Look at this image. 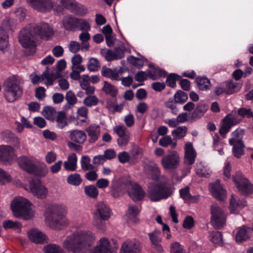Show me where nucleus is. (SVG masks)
Instances as JSON below:
<instances>
[{"instance_id":"864d4df0","label":"nucleus","mask_w":253,"mask_h":253,"mask_svg":"<svg viewBox=\"0 0 253 253\" xmlns=\"http://www.w3.org/2000/svg\"><path fill=\"white\" fill-rule=\"evenodd\" d=\"M16 24V20L10 17H6L2 23L3 27L7 30H12Z\"/></svg>"},{"instance_id":"6ab92c4d","label":"nucleus","mask_w":253,"mask_h":253,"mask_svg":"<svg viewBox=\"0 0 253 253\" xmlns=\"http://www.w3.org/2000/svg\"><path fill=\"white\" fill-rule=\"evenodd\" d=\"M142 247L138 240L126 241L122 246L120 253H140Z\"/></svg>"},{"instance_id":"5fc2aeb1","label":"nucleus","mask_w":253,"mask_h":253,"mask_svg":"<svg viewBox=\"0 0 253 253\" xmlns=\"http://www.w3.org/2000/svg\"><path fill=\"white\" fill-rule=\"evenodd\" d=\"M45 253H64L63 250L58 245L50 244L44 248Z\"/></svg>"},{"instance_id":"aec40b11","label":"nucleus","mask_w":253,"mask_h":253,"mask_svg":"<svg viewBox=\"0 0 253 253\" xmlns=\"http://www.w3.org/2000/svg\"><path fill=\"white\" fill-rule=\"evenodd\" d=\"M197 156V153L194 149L192 143L187 142L184 147V163L185 165L190 166L193 165Z\"/></svg>"},{"instance_id":"412c9836","label":"nucleus","mask_w":253,"mask_h":253,"mask_svg":"<svg viewBox=\"0 0 253 253\" xmlns=\"http://www.w3.org/2000/svg\"><path fill=\"white\" fill-rule=\"evenodd\" d=\"M211 192L212 195L219 200H224L226 197V191L223 187L219 180L210 184Z\"/></svg>"},{"instance_id":"f03ea898","label":"nucleus","mask_w":253,"mask_h":253,"mask_svg":"<svg viewBox=\"0 0 253 253\" xmlns=\"http://www.w3.org/2000/svg\"><path fill=\"white\" fill-rule=\"evenodd\" d=\"M18 163L19 167L29 174L44 177L48 172L47 165L44 162L36 159H32L23 156L19 157Z\"/></svg>"},{"instance_id":"680f3d73","label":"nucleus","mask_w":253,"mask_h":253,"mask_svg":"<svg viewBox=\"0 0 253 253\" xmlns=\"http://www.w3.org/2000/svg\"><path fill=\"white\" fill-rule=\"evenodd\" d=\"M2 225L5 229L20 228L21 224L18 221H13L11 220H6L3 221Z\"/></svg>"},{"instance_id":"0eeeda50","label":"nucleus","mask_w":253,"mask_h":253,"mask_svg":"<svg viewBox=\"0 0 253 253\" xmlns=\"http://www.w3.org/2000/svg\"><path fill=\"white\" fill-rule=\"evenodd\" d=\"M171 194V189L164 183H150L148 186V195L152 201H158L167 198Z\"/></svg>"},{"instance_id":"37998d69","label":"nucleus","mask_w":253,"mask_h":253,"mask_svg":"<svg viewBox=\"0 0 253 253\" xmlns=\"http://www.w3.org/2000/svg\"><path fill=\"white\" fill-rule=\"evenodd\" d=\"M90 158L88 156H83L81 160V166L84 171L93 169L94 166L90 164Z\"/></svg>"},{"instance_id":"49530a36","label":"nucleus","mask_w":253,"mask_h":253,"mask_svg":"<svg viewBox=\"0 0 253 253\" xmlns=\"http://www.w3.org/2000/svg\"><path fill=\"white\" fill-rule=\"evenodd\" d=\"M87 69L90 72L98 71L100 68L99 61L95 58H91L89 59L87 64Z\"/></svg>"},{"instance_id":"de8ad7c7","label":"nucleus","mask_w":253,"mask_h":253,"mask_svg":"<svg viewBox=\"0 0 253 253\" xmlns=\"http://www.w3.org/2000/svg\"><path fill=\"white\" fill-rule=\"evenodd\" d=\"M159 143L160 145L165 147L170 144L172 148H174L176 146V142H173L171 136L169 135L161 138L159 141Z\"/></svg>"},{"instance_id":"9b49d317","label":"nucleus","mask_w":253,"mask_h":253,"mask_svg":"<svg viewBox=\"0 0 253 253\" xmlns=\"http://www.w3.org/2000/svg\"><path fill=\"white\" fill-rule=\"evenodd\" d=\"M180 162L179 154L175 151H170L165 155L161 160V165L166 170H172L177 169Z\"/></svg>"},{"instance_id":"20e7f679","label":"nucleus","mask_w":253,"mask_h":253,"mask_svg":"<svg viewBox=\"0 0 253 253\" xmlns=\"http://www.w3.org/2000/svg\"><path fill=\"white\" fill-rule=\"evenodd\" d=\"M49 214L47 217L48 224L51 228L60 229L66 225L69 220L66 217L67 208L63 205H54L49 208Z\"/></svg>"},{"instance_id":"9d476101","label":"nucleus","mask_w":253,"mask_h":253,"mask_svg":"<svg viewBox=\"0 0 253 253\" xmlns=\"http://www.w3.org/2000/svg\"><path fill=\"white\" fill-rule=\"evenodd\" d=\"M25 189L40 199H45L48 193L47 188L39 179L31 180L29 183V188Z\"/></svg>"},{"instance_id":"5701e85b","label":"nucleus","mask_w":253,"mask_h":253,"mask_svg":"<svg viewBox=\"0 0 253 253\" xmlns=\"http://www.w3.org/2000/svg\"><path fill=\"white\" fill-rule=\"evenodd\" d=\"M93 215L99 216L103 219H108L111 215V210L109 207L103 202H98L95 207Z\"/></svg>"},{"instance_id":"ea45409f","label":"nucleus","mask_w":253,"mask_h":253,"mask_svg":"<svg viewBox=\"0 0 253 253\" xmlns=\"http://www.w3.org/2000/svg\"><path fill=\"white\" fill-rule=\"evenodd\" d=\"M246 205V201L244 200L238 201L237 202L236 199L234 198V196L233 195L231 196L229 207L231 212H236L238 211V208L240 207H245Z\"/></svg>"},{"instance_id":"69168bd1","label":"nucleus","mask_w":253,"mask_h":253,"mask_svg":"<svg viewBox=\"0 0 253 253\" xmlns=\"http://www.w3.org/2000/svg\"><path fill=\"white\" fill-rule=\"evenodd\" d=\"M68 47L70 52L73 53H76L80 49L82 50V46L79 42L72 41L70 42Z\"/></svg>"},{"instance_id":"393cba45","label":"nucleus","mask_w":253,"mask_h":253,"mask_svg":"<svg viewBox=\"0 0 253 253\" xmlns=\"http://www.w3.org/2000/svg\"><path fill=\"white\" fill-rule=\"evenodd\" d=\"M29 239L36 244H42L46 240V236L37 229H32L28 233Z\"/></svg>"},{"instance_id":"e433bc0d","label":"nucleus","mask_w":253,"mask_h":253,"mask_svg":"<svg viewBox=\"0 0 253 253\" xmlns=\"http://www.w3.org/2000/svg\"><path fill=\"white\" fill-rule=\"evenodd\" d=\"M79 39L81 41L80 43L82 46V51H87L89 48L88 41L90 39V35L88 32H82L79 35Z\"/></svg>"},{"instance_id":"bb28decb","label":"nucleus","mask_w":253,"mask_h":253,"mask_svg":"<svg viewBox=\"0 0 253 253\" xmlns=\"http://www.w3.org/2000/svg\"><path fill=\"white\" fill-rule=\"evenodd\" d=\"M78 158L75 153H72L68 155L67 160L63 163L65 170L69 171H75L77 168Z\"/></svg>"},{"instance_id":"c03bdc74","label":"nucleus","mask_w":253,"mask_h":253,"mask_svg":"<svg viewBox=\"0 0 253 253\" xmlns=\"http://www.w3.org/2000/svg\"><path fill=\"white\" fill-rule=\"evenodd\" d=\"M56 110L51 107L47 106L42 111V115L47 120L54 121L56 115Z\"/></svg>"},{"instance_id":"6e6552de","label":"nucleus","mask_w":253,"mask_h":253,"mask_svg":"<svg viewBox=\"0 0 253 253\" xmlns=\"http://www.w3.org/2000/svg\"><path fill=\"white\" fill-rule=\"evenodd\" d=\"M37 35L35 34L34 31L32 30V26L26 27L21 30L19 32V42L21 45L26 48L32 49L35 52V48L36 46L35 39Z\"/></svg>"},{"instance_id":"a211bd4d","label":"nucleus","mask_w":253,"mask_h":253,"mask_svg":"<svg viewBox=\"0 0 253 253\" xmlns=\"http://www.w3.org/2000/svg\"><path fill=\"white\" fill-rule=\"evenodd\" d=\"M56 79L52 73L49 74V68L46 67V70L42 73L41 76L35 75L31 76V82L34 84H37L40 82L46 80L44 84L47 85H51L53 84L54 81Z\"/></svg>"},{"instance_id":"423d86ee","label":"nucleus","mask_w":253,"mask_h":253,"mask_svg":"<svg viewBox=\"0 0 253 253\" xmlns=\"http://www.w3.org/2000/svg\"><path fill=\"white\" fill-rule=\"evenodd\" d=\"M120 185L126 190L129 198L134 202L141 200L145 196V192L141 186L128 177H122L120 179Z\"/></svg>"},{"instance_id":"473e14b6","label":"nucleus","mask_w":253,"mask_h":253,"mask_svg":"<svg viewBox=\"0 0 253 253\" xmlns=\"http://www.w3.org/2000/svg\"><path fill=\"white\" fill-rule=\"evenodd\" d=\"M225 88V93L227 94H231L238 91L240 88V85L232 81H229L224 82L223 84Z\"/></svg>"},{"instance_id":"a18cd8bd","label":"nucleus","mask_w":253,"mask_h":253,"mask_svg":"<svg viewBox=\"0 0 253 253\" xmlns=\"http://www.w3.org/2000/svg\"><path fill=\"white\" fill-rule=\"evenodd\" d=\"M103 90L106 93L110 95L113 97H116L118 93L117 88L107 82H104Z\"/></svg>"},{"instance_id":"f257e3e1","label":"nucleus","mask_w":253,"mask_h":253,"mask_svg":"<svg viewBox=\"0 0 253 253\" xmlns=\"http://www.w3.org/2000/svg\"><path fill=\"white\" fill-rule=\"evenodd\" d=\"M95 240L93 234L89 231H79L67 237L63 248L70 253H85Z\"/></svg>"},{"instance_id":"79ce46f5","label":"nucleus","mask_w":253,"mask_h":253,"mask_svg":"<svg viewBox=\"0 0 253 253\" xmlns=\"http://www.w3.org/2000/svg\"><path fill=\"white\" fill-rule=\"evenodd\" d=\"M67 182L71 185L79 186L81 184L82 179L80 174L75 173L68 175Z\"/></svg>"},{"instance_id":"58836bf2","label":"nucleus","mask_w":253,"mask_h":253,"mask_svg":"<svg viewBox=\"0 0 253 253\" xmlns=\"http://www.w3.org/2000/svg\"><path fill=\"white\" fill-rule=\"evenodd\" d=\"M208 109V106L205 104H199L192 114V118L194 119L200 118L204 115Z\"/></svg>"},{"instance_id":"39448f33","label":"nucleus","mask_w":253,"mask_h":253,"mask_svg":"<svg viewBox=\"0 0 253 253\" xmlns=\"http://www.w3.org/2000/svg\"><path fill=\"white\" fill-rule=\"evenodd\" d=\"M31 205V203L27 199L18 197L11 202V209L15 217L28 220L34 216Z\"/></svg>"},{"instance_id":"7ed1b4c3","label":"nucleus","mask_w":253,"mask_h":253,"mask_svg":"<svg viewBox=\"0 0 253 253\" xmlns=\"http://www.w3.org/2000/svg\"><path fill=\"white\" fill-rule=\"evenodd\" d=\"M23 83L22 79L17 76L10 77L4 81V97L7 102H13L22 96L23 91L21 84Z\"/></svg>"},{"instance_id":"ddd939ff","label":"nucleus","mask_w":253,"mask_h":253,"mask_svg":"<svg viewBox=\"0 0 253 253\" xmlns=\"http://www.w3.org/2000/svg\"><path fill=\"white\" fill-rule=\"evenodd\" d=\"M27 4L34 10L45 13L49 12L53 7L52 0H26Z\"/></svg>"},{"instance_id":"603ef678","label":"nucleus","mask_w":253,"mask_h":253,"mask_svg":"<svg viewBox=\"0 0 253 253\" xmlns=\"http://www.w3.org/2000/svg\"><path fill=\"white\" fill-rule=\"evenodd\" d=\"M180 76L174 73L170 74L167 76L166 83L168 85L171 87H175L176 86V81L180 80Z\"/></svg>"},{"instance_id":"bf43d9fd","label":"nucleus","mask_w":253,"mask_h":253,"mask_svg":"<svg viewBox=\"0 0 253 253\" xmlns=\"http://www.w3.org/2000/svg\"><path fill=\"white\" fill-rule=\"evenodd\" d=\"M210 240L215 244H221L222 243V235L220 232L215 231L211 233Z\"/></svg>"},{"instance_id":"7c9ffc66","label":"nucleus","mask_w":253,"mask_h":253,"mask_svg":"<svg viewBox=\"0 0 253 253\" xmlns=\"http://www.w3.org/2000/svg\"><path fill=\"white\" fill-rule=\"evenodd\" d=\"M13 149L9 146H0V161H8L12 157Z\"/></svg>"},{"instance_id":"dca6fc26","label":"nucleus","mask_w":253,"mask_h":253,"mask_svg":"<svg viewBox=\"0 0 253 253\" xmlns=\"http://www.w3.org/2000/svg\"><path fill=\"white\" fill-rule=\"evenodd\" d=\"M31 26L35 34L42 38H48L54 34L52 28L46 23H41Z\"/></svg>"},{"instance_id":"f704fd0d","label":"nucleus","mask_w":253,"mask_h":253,"mask_svg":"<svg viewBox=\"0 0 253 253\" xmlns=\"http://www.w3.org/2000/svg\"><path fill=\"white\" fill-rule=\"evenodd\" d=\"M196 82L198 88L201 90H208L211 87L210 80L206 77H197Z\"/></svg>"},{"instance_id":"c9c22d12","label":"nucleus","mask_w":253,"mask_h":253,"mask_svg":"<svg viewBox=\"0 0 253 253\" xmlns=\"http://www.w3.org/2000/svg\"><path fill=\"white\" fill-rule=\"evenodd\" d=\"M223 120L232 127L234 125L239 124L241 121V119L239 117L236 113L232 112L227 115Z\"/></svg>"},{"instance_id":"052dcab7","label":"nucleus","mask_w":253,"mask_h":253,"mask_svg":"<svg viewBox=\"0 0 253 253\" xmlns=\"http://www.w3.org/2000/svg\"><path fill=\"white\" fill-rule=\"evenodd\" d=\"M160 235L161 232L157 231H154L148 234L149 239L153 245L159 244L161 242Z\"/></svg>"},{"instance_id":"f8f14e48","label":"nucleus","mask_w":253,"mask_h":253,"mask_svg":"<svg viewBox=\"0 0 253 253\" xmlns=\"http://www.w3.org/2000/svg\"><path fill=\"white\" fill-rule=\"evenodd\" d=\"M233 180L239 191L243 195L249 194L253 192V186L243 174L237 172L233 176Z\"/></svg>"},{"instance_id":"09e8293b","label":"nucleus","mask_w":253,"mask_h":253,"mask_svg":"<svg viewBox=\"0 0 253 253\" xmlns=\"http://www.w3.org/2000/svg\"><path fill=\"white\" fill-rule=\"evenodd\" d=\"M174 98L177 103L183 104L187 100L188 95L186 92L178 90L174 95Z\"/></svg>"},{"instance_id":"0e129e2a","label":"nucleus","mask_w":253,"mask_h":253,"mask_svg":"<svg viewBox=\"0 0 253 253\" xmlns=\"http://www.w3.org/2000/svg\"><path fill=\"white\" fill-rule=\"evenodd\" d=\"M80 27V29L83 31H88L90 29V26L88 22L84 19L77 18V27Z\"/></svg>"},{"instance_id":"8fccbe9b","label":"nucleus","mask_w":253,"mask_h":253,"mask_svg":"<svg viewBox=\"0 0 253 253\" xmlns=\"http://www.w3.org/2000/svg\"><path fill=\"white\" fill-rule=\"evenodd\" d=\"M84 191L85 194L92 198H95L98 195V190L93 185L86 186L84 187Z\"/></svg>"},{"instance_id":"e2e57ef3","label":"nucleus","mask_w":253,"mask_h":253,"mask_svg":"<svg viewBox=\"0 0 253 253\" xmlns=\"http://www.w3.org/2000/svg\"><path fill=\"white\" fill-rule=\"evenodd\" d=\"M7 36L5 31L0 28V49L2 50L7 44Z\"/></svg>"},{"instance_id":"4468645a","label":"nucleus","mask_w":253,"mask_h":253,"mask_svg":"<svg viewBox=\"0 0 253 253\" xmlns=\"http://www.w3.org/2000/svg\"><path fill=\"white\" fill-rule=\"evenodd\" d=\"M113 130L118 136L117 141L119 146L125 147L130 140V134L126 128L124 126L118 125L115 126Z\"/></svg>"},{"instance_id":"2eb2a0df","label":"nucleus","mask_w":253,"mask_h":253,"mask_svg":"<svg viewBox=\"0 0 253 253\" xmlns=\"http://www.w3.org/2000/svg\"><path fill=\"white\" fill-rule=\"evenodd\" d=\"M61 4L72 12L79 15H84L87 12V9L75 0H60Z\"/></svg>"},{"instance_id":"b1692460","label":"nucleus","mask_w":253,"mask_h":253,"mask_svg":"<svg viewBox=\"0 0 253 253\" xmlns=\"http://www.w3.org/2000/svg\"><path fill=\"white\" fill-rule=\"evenodd\" d=\"M229 144L233 146L232 152L235 157L239 158L244 154V148L245 147L242 140L231 138L229 141Z\"/></svg>"},{"instance_id":"338daca9","label":"nucleus","mask_w":253,"mask_h":253,"mask_svg":"<svg viewBox=\"0 0 253 253\" xmlns=\"http://www.w3.org/2000/svg\"><path fill=\"white\" fill-rule=\"evenodd\" d=\"M98 102V98L94 95L86 97L84 100V103L88 107L96 105Z\"/></svg>"},{"instance_id":"4c0bfd02","label":"nucleus","mask_w":253,"mask_h":253,"mask_svg":"<svg viewBox=\"0 0 253 253\" xmlns=\"http://www.w3.org/2000/svg\"><path fill=\"white\" fill-rule=\"evenodd\" d=\"M166 75V72L159 68H154L151 70L148 71V77L153 80L165 77Z\"/></svg>"},{"instance_id":"72a5a7b5","label":"nucleus","mask_w":253,"mask_h":253,"mask_svg":"<svg viewBox=\"0 0 253 253\" xmlns=\"http://www.w3.org/2000/svg\"><path fill=\"white\" fill-rule=\"evenodd\" d=\"M101 74L103 76L109 78L112 80H119V74L116 69H112L103 66L101 70Z\"/></svg>"},{"instance_id":"6e6d98bb","label":"nucleus","mask_w":253,"mask_h":253,"mask_svg":"<svg viewBox=\"0 0 253 253\" xmlns=\"http://www.w3.org/2000/svg\"><path fill=\"white\" fill-rule=\"evenodd\" d=\"M196 172L201 176L207 177L210 174V171L207 167L203 165L202 163H200L197 165Z\"/></svg>"},{"instance_id":"f3484780","label":"nucleus","mask_w":253,"mask_h":253,"mask_svg":"<svg viewBox=\"0 0 253 253\" xmlns=\"http://www.w3.org/2000/svg\"><path fill=\"white\" fill-rule=\"evenodd\" d=\"M144 172L148 178L153 180H158L160 175V168L155 162L149 160L145 163Z\"/></svg>"},{"instance_id":"4d7b16f0","label":"nucleus","mask_w":253,"mask_h":253,"mask_svg":"<svg viewBox=\"0 0 253 253\" xmlns=\"http://www.w3.org/2000/svg\"><path fill=\"white\" fill-rule=\"evenodd\" d=\"M118 158L119 162L124 164L129 163L131 164V159L129 153L126 151H122L118 153Z\"/></svg>"},{"instance_id":"13d9d810","label":"nucleus","mask_w":253,"mask_h":253,"mask_svg":"<svg viewBox=\"0 0 253 253\" xmlns=\"http://www.w3.org/2000/svg\"><path fill=\"white\" fill-rule=\"evenodd\" d=\"M187 131V128L186 126H179L172 130V134L177 138L180 139L185 136Z\"/></svg>"},{"instance_id":"774afa93","label":"nucleus","mask_w":253,"mask_h":253,"mask_svg":"<svg viewBox=\"0 0 253 253\" xmlns=\"http://www.w3.org/2000/svg\"><path fill=\"white\" fill-rule=\"evenodd\" d=\"M65 99L67 100L68 103L71 105H74L77 102V99L74 93L69 90L67 92Z\"/></svg>"},{"instance_id":"2f4dec72","label":"nucleus","mask_w":253,"mask_h":253,"mask_svg":"<svg viewBox=\"0 0 253 253\" xmlns=\"http://www.w3.org/2000/svg\"><path fill=\"white\" fill-rule=\"evenodd\" d=\"M143 154V149L137 145H133L130 151L131 164H135L138 162Z\"/></svg>"},{"instance_id":"1a4fd4ad","label":"nucleus","mask_w":253,"mask_h":253,"mask_svg":"<svg viewBox=\"0 0 253 253\" xmlns=\"http://www.w3.org/2000/svg\"><path fill=\"white\" fill-rule=\"evenodd\" d=\"M211 222L214 228L220 229L226 223V213L218 205L213 204L211 206Z\"/></svg>"},{"instance_id":"a19ab883","label":"nucleus","mask_w":253,"mask_h":253,"mask_svg":"<svg viewBox=\"0 0 253 253\" xmlns=\"http://www.w3.org/2000/svg\"><path fill=\"white\" fill-rule=\"evenodd\" d=\"M55 120L57 123V127L59 128L62 129L68 125L66 113L64 111H59L58 113Z\"/></svg>"},{"instance_id":"a878e982","label":"nucleus","mask_w":253,"mask_h":253,"mask_svg":"<svg viewBox=\"0 0 253 253\" xmlns=\"http://www.w3.org/2000/svg\"><path fill=\"white\" fill-rule=\"evenodd\" d=\"M85 131L89 137L88 141L92 143L95 142L99 138L100 129L99 126L92 124L86 128Z\"/></svg>"},{"instance_id":"4be33fe9","label":"nucleus","mask_w":253,"mask_h":253,"mask_svg":"<svg viewBox=\"0 0 253 253\" xmlns=\"http://www.w3.org/2000/svg\"><path fill=\"white\" fill-rule=\"evenodd\" d=\"M140 211V209L136 205L128 204L125 215L128 222L137 223L139 221L137 217Z\"/></svg>"},{"instance_id":"c756f323","label":"nucleus","mask_w":253,"mask_h":253,"mask_svg":"<svg viewBox=\"0 0 253 253\" xmlns=\"http://www.w3.org/2000/svg\"><path fill=\"white\" fill-rule=\"evenodd\" d=\"M250 229L246 226L237 229L236 240L237 242L241 243L249 239L250 237Z\"/></svg>"},{"instance_id":"cd10ccee","label":"nucleus","mask_w":253,"mask_h":253,"mask_svg":"<svg viewBox=\"0 0 253 253\" xmlns=\"http://www.w3.org/2000/svg\"><path fill=\"white\" fill-rule=\"evenodd\" d=\"M69 133L71 140L76 143L83 144L86 139V135L85 132L82 130H71Z\"/></svg>"},{"instance_id":"3c124183","label":"nucleus","mask_w":253,"mask_h":253,"mask_svg":"<svg viewBox=\"0 0 253 253\" xmlns=\"http://www.w3.org/2000/svg\"><path fill=\"white\" fill-rule=\"evenodd\" d=\"M108 219H103L99 216L93 215V225L98 229L104 230L105 229L106 223L105 220Z\"/></svg>"},{"instance_id":"c85d7f7f","label":"nucleus","mask_w":253,"mask_h":253,"mask_svg":"<svg viewBox=\"0 0 253 253\" xmlns=\"http://www.w3.org/2000/svg\"><path fill=\"white\" fill-rule=\"evenodd\" d=\"M77 18L68 15L64 17L62 20V25L65 30L74 31L77 28Z\"/></svg>"}]
</instances>
